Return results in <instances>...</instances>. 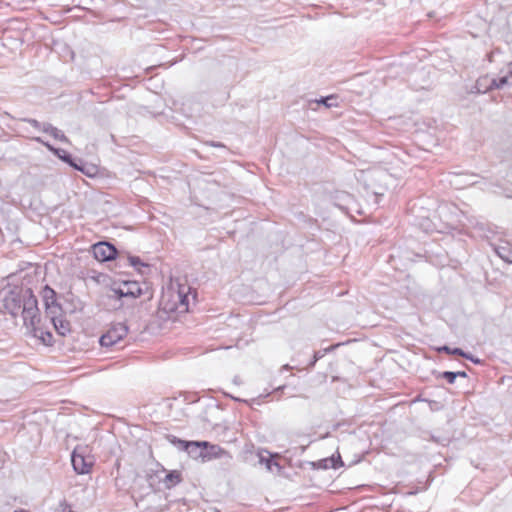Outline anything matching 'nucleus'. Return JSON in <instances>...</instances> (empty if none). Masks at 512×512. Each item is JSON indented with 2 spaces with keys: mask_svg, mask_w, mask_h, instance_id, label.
<instances>
[{
  "mask_svg": "<svg viewBox=\"0 0 512 512\" xmlns=\"http://www.w3.org/2000/svg\"><path fill=\"white\" fill-rule=\"evenodd\" d=\"M113 295L116 299L132 298L136 299L142 294L141 286L136 281H127L122 283L119 287L112 289Z\"/></svg>",
  "mask_w": 512,
  "mask_h": 512,
  "instance_id": "obj_6",
  "label": "nucleus"
},
{
  "mask_svg": "<svg viewBox=\"0 0 512 512\" xmlns=\"http://www.w3.org/2000/svg\"><path fill=\"white\" fill-rule=\"evenodd\" d=\"M443 377L448 378V371L443 372Z\"/></svg>",
  "mask_w": 512,
  "mask_h": 512,
  "instance_id": "obj_28",
  "label": "nucleus"
},
{
  "mask_svg": "<svg viewBox=\"0 0 512 512\" xmlns=\"http://www.w3.org/2000/svg\"><path fill=\"white\" fill-rule=\"evenodd\" d=\"M29 123L35 128H40V123L37 120H30Z\"/></svg>",
  "mask_w": 512,
  "mask_h": 512,
  "instance_id": "obj_25",
  "label": "nucleus"
},
{
  "mask_svg": "<svg viewBox=\"0 0 512 512\" xmlns=\"http://www.w3.org/2000/svg\"><path fill=\"white\" fill-rule=\"evenodd\" d=\"M508 84H512V62L508 65V75L492 79L489 88L501 89Z\"/></svg>",
  "mask_w": 512,
  "mask_h": 512,
  "instance_id": "obj_10",
  "label": "nucleus"
},
{
  "mask_svg": "<svg viewBox=\"0 0 512 512\" xmlns=\"http://www.w3.org/2000/svg\"><path fill=\"white\" fill-rule=\"evenodd\" d=\"M26 297V303L23 304L20 315L23 317L24 325L36 334L40 322L37 299L30 289H26Z\"/></svg>",
  "mask_w": 512,
  "mask_h": 512,
  "instance_id": "obj_2",
  "label": "nucleus"
},
{
  "mask_svg": "<svg viewBox=\"0 0 512 512\" xmlns=\"http://www.w3.org/2000/svg\"><path fill=\"white\" fill-rule=\"evenodd\" d=\"M128 333V328L124 323H116L101 336L100 344L104 347H111L121 341Z\"/></svg>",
  "mask_w": 512,
  "mask_h": 512,
  "instance_id": "obj_5",
  "label": "nucleus"
},
{
  "mask_svg": "<svg viewBox=\"0 0 512 512\" xmlns=\"http://www.w3.org/2000/svg\"><path fill=\"white\" fill-rule=\"evenodd\" d=\"M92 252L94 257L100 262L112 260L116 255L115 247L106 242H99L93 245Z\"/></svg>",
  "mask_w": 512,
  "mask_h": 512,
  "instance_id": "obj_8",
  "label": "nucleus"
},
{
  "mask_svg": "<svg viewBox=\"0 0 512 512\" xmlns=\"http://www.w3.org/2000/svg\"><path fill=\"white\" fill-rule=\"evenodd\" d=\"M191 288L178 281H171L163 291L160 300V312L167 314H183L188 312Z\"/></svg>",
  "mask_w": 512,
  "mask_h": 512,
  "instance_id": "obj_1",
  "label": "nucleus"
},
{
  "mask_svg": "<svg viewBox=\"0 0 512 512\" xmlns=\"http://www.w3.org/2000/svg\"><path fill=\"white\" fill-rule=\"evenodd\" d=\"M36 141L44 144L49 150L53 151L55 154H57L60 158L64 159L65 161H69V157L66 155V152L64 150L54 149L51 145L48 143L43 142L39 137L35 138Z\"/></svg>",
  "mask_w": 512,
  "mask_h": 512,
  "instance_id": "obj_15",
  "label": "nucleus"
},
{
  "mask_svg": "<svg viewBox=\"0 0 512 512\" xmlns=\"http://www.w3.org/2000/svg\"><path fill=\"white\" fill-rule=\"evenodd\" d=\"M14 512H30V511L25 510V509H20V510H15Z\"/></svg>",
  "mask_w": 512,
  "mask_h": 512,
  "instance_id": "obj_27",
  "label": "nucleus"
},
{
  "mask_svg": "<svg viewBox=\"0 0 512 512\" xmlns=\"http://www.w3.org/2000/svg\"><path fill=\"white\" fill-rule=\"evenodd\" d=\"M42 296L46 307V315L50 313L51 306H60L59 304L56 303L55 291L50 287L46 286L43 289Z\"/></svg>",
  "mask_w": 512,
  "mask_h": 512,
  "instance_id": "obj_11",
  "label": "nucleus"
},
{
  "mask_svg": "<svg viewBox=\"0 0 512 512\" xmlns=\"http://www.w3.org/2000/svg\"><path fill=\"white\" fill-rule=\"evenodd\" d=\"M323 355H324V353H322L321 351L315 352L314 359H313L311 365H314L320 358L323 357Z\"/></svg>",
  "mask_w": 512,
  "mask_h": 512,
  "instance_id": "obj_22",
  "label": "nucleus"
},
{
  "mask_svg": "<svg viewBox=\"0 0 512 512\" xmlns=\"http://www.w3.org/2000/svg\"><path fill=\"white\" fill-rule=\"evenodd\" d=\"M495 253L505 262L512 263V245L508 242L494 246Z\"/></svg>",
  "mask_w": 512,
  "mask_h": 512,
  "instance_id": "obj_9",
  "label": "nucleus"
},
{
  "mask_svg": "<svg viewBox=\"0 0 512 512\" xmlns=\"http://www.w3.org/2000/svg\"><path fill=\"white\" fill-rule=\"evenodd\" d=\"M362 179L367 181H372L375 179H382L386 177V173L383 171H367V172H361Z\"/></svg>",
  "mask_w": 512,
  "mask_h": 512,
  "instance_id": "obj_13",
  "label": "nucleus"
},
{
  "mask_svg": "<svg viewBox=\"0 0 512 512\" xmlns=\"http://www.w3.org/2000/svg\"><path fill=\"white\" fill-rule=\"evenodd\" d=\"M457 377L467 378L465 370L450 371V384H453Z\"/></svg>",
  "mask_w": 512,
  "mask_h": 512,
  "instance_id": "obj_17",
  "label": "nucleus"
},
{
  "mask_svg": "<svg viewBox=\"0 0 512 512\" xmlns=\"http://www.w3.org/2000/svg\"><path fill=\"white\" fill-rule=\"evenodd\" d=\"M179 443H180V444H181L185 449H188V447H189V446H191V445H195V446H197V445H198V443H185V442H183V441H179Z\"/></svg>",
  "mask_w": 512,
  "mask_h": 512,
  "instance_id": "obj_24",
  "label": "nucleus"
},
{
  "mask_svg": "<svg viewBox=\"0 0 512 512\" xmlns=\"http://www.w3.org/2000/svg\"><path fill=\"white\" fill-rule=\"evenodd\" d=\"M71 462L77 474H87L94 464V458L90 455L88 446L78 445L72 453Z\"/></svg>",
  "mask_w": 512,
  "mask_h": 512,
  "instance_id": "obj_3",
  "label": "nucleus"
},
{
  "mask_svg": "<svg viewBox=\"0 0 512 512\" xmlns=\"http://www.w3.org/2000/svg\"><path fill=\"white\" fill-rule=\"evenodd\" d=\"M429 404H430V407L432 410H438L443 407V405H439V403H437L435 401L430 402Z\"/></svg>",
  "mask_w": 512,
  "mask_h": 512,
  "instance_id": "obj_23",
  "label": "nucleus"
},
{
  "mask_svg": "<svg viewBox=\"0 0 512 512\" xmlns=\"http://www.w3.org/2000/svg\"><path fill=\"white\" fill-rule=\"evenodd\" d=\"M47 317L50 318L59 335L65 336L70 331V324L64 319L60 306H51L50 313L47 314Z\"/></svg>",
  "mask_w": 512,
  "mask_h": 512,
  "instance_id": "obj_7",
  "label": "nucleus"
},
{
  "mask_svg": "<svg viewBox=\"0 0 512 512\" xmlns=\"http://www.w3.org/2000/svg\"><path fill=\"white\" fill-rule=\"evenodd\" d=\"M260 463L265 464L266 468L271 472L274 471V467L277 471L280 470V465L278 463L272 462L271 459L265 458L262 454H260Z\"/></svg>",
  "mask_w": 512,
  "mask_h": 512,
  "instance_id": "obj_14",
  "label": "nucleus"
},
{
  "mask_svg": "<svg viewBox=\"0 0 512 512\" xmlns=\"http://www.w3.org/2000/svg\"><path fill=\"white\" fill-rule=\"evenodd\" d=\"M26 289L9 291L3 298V308L13 317L20 315L23 304L26 303Z\"/></svg>",
  "mask_w": 512,
  "mask_h": 512,
  "instance_id": "obj_4",
  "label": "nucleus"
},
{
  "mask_svg": "<svg viewBox=\"0 0 512 512\" xmlns=\"http://www.w3.org/2000/svg\"><path fill=\"white\" fill-rule=\"evenodd\" d=\"M468 353L464 352L462 349L460 348H450V356H453V355H459V356H462L464 358H466Z\"/></svg>",
  "mask_w": 512,
  "mask_h": 512,
  "instance_id": "obj_19",
  "label": "nucleus"
},
{
  "mask_svg": "<svg viewBox=\"0 0 512 512\" xmlns=\"http://www.w3.org/2000/svg\"><path fill=\"white\" fill-rule=\"evenodd\" d=\"M130 264L137 268L141 273H143L141 268H147L148 266L144 264L139 257H129Z\"/></svg>",
  "mask_w": 512,
  "mask_h": 512,
  "instance_id": "obj_16",
  "label": "nucleus"
},
{
  "mask_svg": "<svg viewBox=\"0 0 512 512\" xmlns=\"http://www.w3.org/2000/svg\"><path fill=\"white\" fill-rule=\"evenodd\" d=\"M466 359L470 360L474 364H480L481 363V360L479 358L474 357L472 354H469V353L467 354Z\"/></svg>",
  "mask_w": 512,
  "mask_h": 512,
  "instance_id": "obj_21",
  "label": "nucleus"
},
{
  "mask_svg": "<svg viewBox=\"0 0 512 512\" xmlns=\"http://www.w3.org/2000/svg\"><path fill=\"white\" fill-rule=\"evenodd\" d=\"M41 129L50 134L52 137H54L55 139L61 141V142H67L68 139L67 137L64 135V133L59 130L58 128L56 127H53L51 124H48V123H45L42 125Z\"/></svg>",
  "mask_w": 512,
  "mask_h": 512,
  "instance_id": "obj_12",
  "label": "nucleus"
},
{
  "mask_svg": "<svg viewBox=\"0 0 512 512\" xmlns=\"http://www.w3.org/2000/svg\"><path fill=\"white\" fill-rule=\"evenodd\" d=\"M332 100H334L333 97H326V98H323L321 99V103H323L325 106L327 107H332L334 104L331 102Z\"/></svg>",
  "mask_w": 512,
  "mask_h": 512,
  "instance_id": "obj_20",
  "label": "nucleus"
},
{
  "mask_svg": "<svg viewBox=\"0 0 512 512\" xmlns=\"http://www.w3.org/2000/svg\"><path fill=\"white\" fill-rule=\"evenodd\" d=\"M439 351H444L446 353H448V346H442L441 348H439Z\"/></svg>",
  "mask_w": 512,
  "mask_h": 512,
  "instance_id": "obj_26",
  "label": "nucleus"
},
{
  "mask_svg": "<svg viewBox=\"0 0 512 512\" xmlns=\"http://www.w3.org/2000/svg\"><path fill=\"white\" fill-rule=\"evenodd\" d=\"M166 482H170L172 484L178 483L180 481L179 474L176 472H172L166 475Z\"/></svg>",
  "mask_w": 512,
  "mask_h": 512,
  "instance_id": "obj_18",
  "label": "nucleus"
},
{
  "mask_svg": "<svg viewBox=\"0 0 512 512\" xmlns=\"http://www.w3.org/2000/svg\"><path fill=\"white\" fill-rule=\"evenodd\" d=\"M449 362H450V366H453V360L449 359Z\"/></svg>",
  "mask_w": 512,
  "mask_h": 512,
  "instance_id": "obj_29",
  "label": "nucleus"
}]
</instances>
